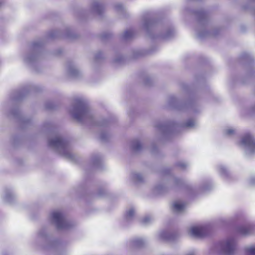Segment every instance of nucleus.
<instances>
[{"label":"nucleus","instance_id":"33","mask_svg":"<svg viewBox=\"0 0 255 255\" xmlns=\"http://www.w3.org/2000/svg\"><path fill=\"white\" fill-rule=\"evenodd\" d=\"M109 137V134L106 132H103L100 134V139L103 141H106Z\"/></svg>","mask_w":255,"mask_h":255},{"label":"nucleus","instance_id":"28","mask_svg":"<svg viewBox=\"0 0 255 255\" xmlns=\"http://www.w3.org/2000/svg\"><path fill=\"white\" fill-rule=\"evenodd\" d=\"M134 35V32L131 30H128L125 31L122 35V38L127 40L131 38Z\"/></svg>","mask_w":255,"mask_h":255},{"label":"nucleus","instance_id":"21","mask_svg":"<svg viewBox=\"0 0 255 255\" xmlns=\"http://www.w3.org/2000/svg\"><path fill=\"white\" fill-rule=\"evenodd\" d=\"M131 180L136 183H140L144 181V178L142 174L137 172H133L131 175Z\"/></svg>","mask_w":255,"mask_h":255},{"label":"nucleus","instance_id":"50","mask_svg":"<svg viewBox=\"0 0 255 255\" xmlns=\"http://www.w3.org/2000/svg\"><path fill=\"white\" fill-rule=\"evenodd\" d=\"M1 4V2H0V5Z\"/></svg>","mask_w":255,"mask_h":255},{"label":"nucleus","instance_id":"40","mask_svg":"<svg viewBox=\"0 0 255 255\" xmlns=\"http://www.w3.org/2000/svg\"><path fill=\"white\" fill-rule=\"evenodd\" d=\"M249 184L251 186H255V177H252L249 180Z\"/></svg>","mask_w":255,"mask_h":255},{"label":"nucleus","instance_id":"47","mask_svg":"<svg viewBox=\"0 0 255 255\" xmlns=\"http://www.w3.org/2000/svg\"><path fill=\"white\" fill-rule=\"evenodd\" d=\"M187 255H196V253L195 251H192L189 253Z\"/></svg>","mask_w":255,"mask_h":255},{"label":"nucleus","instance_id":"6","mask_svg":"<svg viewBox=\"0 0 255 255\" xmlns=\"http://www.w3.org/2000/svg\"><path fill=\"white\" fill-rule=\"evenodd\" d=\"M217 252H221L228 255H233L236 249V242L234 238H230L215 245Z\"/></svg>","mask_w":255,"mask_h":255},{"label":"nucleus","instance_id":"17","mask_svg":"<svg viewBox=\"0 0 255 255\" xmlns=\"http://www.w3.org/2000/svg\"><path fill=\"white\" fill-rule=\"evenodd\" d=\"M91 163L94 168L100 169L102 165V158L101 155L99 154L93 155L91 159Z\"/></svg>","mask_w":255,"mask_h":255},{"label":"nucleus","instance_id":"11","mask_svg":"<svg viewBox=\"0 0 255 255\" xmlns=\"http://www.w3.org/2000/svg\"><path fill=\"white\" fill-rule=\"evenodd\" d=\"M189 234L195 238H202L206 236L208 233V229L205 226H197L191 227L188 231Z\"/></svg>","mask_w":255,"mask_h":255},{"label":"nucleus","instance_id":"32","mask_svg":"<svg viewBox=\"0 0 255 255\" xmlns=\"http://www.w3.org/2000/svg\"><path fill=\"white\" fill-rule=\"evenodd\" d=\"M212 187L211 185L208 184V185H204L201 187L199 189L200 192H206L208 190H209Z\"/></svg>","mask_w":255,"mask_h":255},{"label":"nucleus","instance_id":"35","mask_svg":"<svg viewBox=\"0 0 255 255\" xmlns=\"http://www.w3.org/2000/svg\"><path fill=\"white\" fill-rule=\"evenodd\" d=\"M66 36L69 38H74L75 37L73 32L69 28L66 30Z\"/></svg>","mask_w":255,"mask_h":255},{"label":"nucleus","instance_id":"4","mask_svg":"<svg viewBox=\"0 0 255 255\" xmlns=\"http://www.w3.org/2000/svg\"><path fill=\"white\" fill-rule=\"evenodd\" d=\"M196 125V122L191 119L188 120L186 123L178 125L174 122H169L164 124L158 125L157 128L158 130L162 133L163 135H167L172 133L177 128H192Z\"/></svg>","mask_w":255,"mask_h":255},{"label":"nucleus","instance_id":"38","mask_svg":"<svg viewBox=\"0 0 255 255\" xmlns=\"http://www.w3.org/2000/svg\"><path fill=\"white\" fill-rule=\"evenodd\" d=\"M59 36V34L57 31H52L49 33V37L51 38H55Z\"/></svg>","mask_w":255,"mask_h":255},{"label":"nucleus","instance_id":"10","mask_svg":"<svg viewBox=\"0 0 255 255\" xmlns=\"http://www.w3.org/2000/svg\"><path fill=\"white\" fill-rule=\"evenodd\" d=\"M36 240L37 242H44L48 243V247L45 248H55L59 244L58 242L56 241H51L50 237L48 233V230L46 228H42L38 233Z\"/></svg>","mask_w":255,"mask_h":255},{"label":"nucleus","instance_id":"41","mask_svg":"<svg viewBox=\"0 0 255 255\" xmlns=\"http://www.w3.org/2000/svg\"><path fill=\"white\" fill-rule=\"evenodd\" d=\"M242 58L244 59H251V57L248 53H245L242 55Z\"/></svg>","mask_w":255,"mask_h":255},{"label":"nucleus","instance_id":"19","mask_svg":"<svg viewBox=\"0 0 255 255\" xmlns=\"http://www.w3.org/2000/svg\"><path fill=\"white\" fill-rule=\"evenodd\" d=\"M164 30L165 31L162 32L158 37H160L165 39L170 38L173 36L175 32L173 28L164 27Z\"/></svg>","mask_w":255,"mask_h":255},{"label":"nucleus","instance_id":"3","mask_svg":"<svg viewBox=\"0 0 255 255\" xmlns=\"http://www.w3.org/2000/svg\"><path fill=\"white\" fill-rule=\"evenodd\" d=\"M50 219L58 230H68L75 225L72 222L67 220L63 214L59 210L52 212L50 215Z\"/></svg>","mask_w":255,"mask_h":255},{"label":"nucleus","instance_id":"49","mask_svg":"<svg viewBox=\"0 0 255 255\" xmlns=\"http://www.w3.org/2000/svg\"><path fill=\"white\" fill-rule=\"evenodd\" d=\"M150 36L151 37V38H153L152 35H150Z\"/></svg>","mask_w":255,"mask_h":255},{"label":"nucleus","instance_id":"7","mask_svg":"<svg viewBox=\"0 0 255 255\" xmlns=\"http://www.w3.org/2000/svg\"><path fill=\"white\" fill-rule=\"evenodd\" d=\"M240 145L247 155L255 154V139L251 134H245L241 140Z\"/></svg>","mask_w":255,"mask_h":255},{"label":"nucleus","instance_id":"48","mask_svg":"<svg viewBox=\"0 0 255 255\" xmlns=\"http://www.w3.org/2000/svg\"><path fill=\"white\" fill-rule=\"evenodd\" d=\"M253 111H254V112L255 113V107L254 108Z\"/></svg>","mask_w":255,"mask_h":255},{"label":"nucleus","instance_id":"30","mask_svg":"<svg viewBox=\"0 0 255 255\" xmlns=\"http://www.w3.org/2000/svg\"><path fill=\"white\" fill-rule=\"evenodd\" d=\"M247 255H255V248L250 247L246 249Z\"/></svg>","mask_w":255,"mask_h":255},{"label":"nucleus","instance_id":"13","mask_svg":"<svg viewBox=\"0 0 255 255\" xmlns=\"http://www.w3.org/2000/svg\"><path fill=\"white\" fill-rule=\"evenodd\" d=\"M66 67L67 73L70 77L77 78L80 76V71L73 62H68Z\"/></svg>","mask_w":255,"mask_h":255},{"label":"nucleus","instance_id":"12","mask_svg":"<svg viewBox=\"0 0 255 255\" xmlns=\"http://www.w3.org/2000/svg\"><path fill=\"white\" fill-rule=\"evenodd\" d=\"M34 89L35 87L30 86L24 88L19 91H14L11 94L10 98L13 101H19L25 96L29 91L34 90Z\"/></svg>","mask_w":255,"mask_h":255},{"label":"nucleus","instance_id":"23","mask_svg":"<svg viewBox=\"0 0 255 255\" xmlns=\"http://www.w3.org/2000/svg\"><path fill=\"white\" fill-rule=\"evenodd\" d=\"M130 147L133 152H137L142 149V145L139 140L137 139L133 140L131 141Z\"/></svg>","mask_w":255,"mask_h":255},{"label":"nucleus","instance_id":"42","mask_svg":"<svg viewBox=\"0 0 255 255\" xmlns=\"http://www.w3.org/2000/svg\"><path fill=\"white\" fill-rule=\"evenodd\" d=\"M150 81H151L150 78H149L148 77H146L145 81H144V84L146 85H150Z\"/></svg>","mask_w":255,"mask_h":255},{"label":"nucleus","instance_id":"22","mask_svg":"<svg viewBox=\"0 0 255 255\" xmlns=\"http://www.w3.org/2000/svg\"><path fill=\"white\" fill-rule=\"evenodd\" d=\"M135 211L133 208H130L127 211L125 215V221L128 223L133 220L134 217Z\"/></svg>","mask_w":255,"mask_h":255},{"label":"nucleus","instance_id":"14","mask_svg":"<svg viewBox=\"0 0 255 255\" xmlns=\"http://www.w3.org/2000/svg\"><path fill=\"white\" fill-rule=\"evenodd\" d=\"M105 9L103 3L99 1H94L91 6V10L94 14L100 15L102 14Z\"/></svg>","mask_w":255,"mask_h":255},{"label":"nucleus","instance_id":"45","mask_svg":"<svg viewBox=\"0 0 255 255\" xmlns=\"http://www.w3.org/2000/svg\"><path fill=\"white\" fill-rule=\"evenodd\" d=\"M105 193V191L104 190H100L98 192V195L100 196H102L104 193Z\"/></svg>","mask_w":255,"mask_h":255},{"label":"nucleus","instance_id":"8","mask_svg":"<svg viewBox=\"0 0 255 255\" xmlns=\"http://www.w3.org/2000/svg\"><path fill=\"white\" fill-rule=\"evenodd\" d=\"M195 13L197 17L200 27L202 29L201 31H199L198 29L197 30V36L200 38H203L209 35H214L205 31L204 29L206 27L208 22L206 12L203 10H200L195 12Z\"/></svg>","mask_w":255,"mask_h":255},{"label":"nucleus","instance_id":"9","mask_svg":"<svg viewBox=\"0 0 255 255\" xmlns=\"http://www.w3.org/2000/svg\"><path fill=\"white\" fill-rule=\"evenodd\" d=\"M173 183L174 186H179L183 183V181L180 179L174 178L172 180H170L167 183H161L156 185L153 190L156 195L162 194L165 193L168 188L169 184Z\"/></svg>","mask_w":255,"mask_h":255},{"label":"nucleus","instance_id":"1","mask_svg":"<svg viewBox=\"0 0 255 255\" xmlns=\"http://www.w3.org/2000/svg\"><path fill=\"white\" fill-rule=\"evenodd\" d=\"M69 111L75 119L82 124L97 126H104L107 125V121L98 122L95 121L87 101L83 98H75L73 105Z\"/></svg>","mask_w":255,"mask_h":255},{"label":"nucleus","instance_id":"31","mask_svg":"<svg viewBox=\"0 0 255 255\" xmlns=\"http://www.w3.org/2000/svg\"><path fill=\"white\" fill-rule=\"evenodd\" d=\"M175 165L181 169H184L188 166V164L184 161L177 162Z\"/></svg>","mask_w":255,"mask_h":255},{"label":"nucleus","instance_id":"39","mask_svg":"<svg viewBox=\"0 0 255 255\" xmlns=\"http://www.w3.org/2000/svg\"><path fill=\"white\" fill-rule=\"evenodd\" d=\"M103 58V54L101 52H98L95 54V59L96 60H99Z\"/></svg>","mask_w":255,"mask_h":255},{"label":"nucleus","instance_id":"20","mask_svg":"<svg viewBox=\"0 0 255 255\" xmlns=\"http://www.w3.org/2000/svg\"><path fill=\"white\" fill-rule=\"evenodd\" d=\"M145 241L141 238H135L130 241L129 245L133 248H140L145 244Z\"/></svg>","mask_w":255,"mask_h":255},{"label":"nucleus","instance_id":"44","mask_svg":"<svg viewBox=\"0 0 255 255\" xmlns=\"http://www.w3.org/2000/svg\"><path fill=\"white\" fill-rule=\"evenodd\" d=\"M109 35H110L109 34L105 33V34H103L102 37H103V39H106V38H108L109 36Z\"/></svg>","mask_w":255,"mask_h":255},{"label":"nucleus","instance_id":"34","mask_svg":"<svg viewBox=\"0 0 255 255\" xmlns=\"http://www.w3.org/2000/svg\"><path fill=\"white\" fill-rule=\"evenodd\" d=\"M224 132L225 134L231 136L235 133V129L233 128H229L225 129Z\"/></svg>","mask_w":255,"mask_h":255},{"label":"nucleus","instance_id":"26","mask_svg":"<svg viewBox=\"0 0 255 255\" xmlns=\"http://www.w3.org/2000/svg\"><path fill=\"white\" fill-rule=\"evenodd\" d=\"M159 238L162 240H170L172 235L167 231H163L159 234Z\"/></svg>","mask_w":255,"mask_h":255},{"label":"nucleus","instance_id":"18","mask_svg":"<svg viewBox=\"0 0 255 255\" xmlns=\"http://www.w3.org/2000/svg\"><path fill=\"white\" fill-rule=\"evenodd\" d=\"M168 103L169 106L178 110H182L183 108L180 105L179 100L174 96L169 97Z\"/></svg>","mask_w":255,"mask_h":255},{"label":"nucleus","instance_id":"5","mask_svg":"<svg viewBox=\"0 0 255 255\" xmlns=\"http://www.w3.org/2000/svg\"><path fill=\"white\" fill-rule=\"evenodd\" d=\"M42 44L41 42L32 43L29 51L24 56V62L28 65H33L40 58Z\"/></svg>","mask_w":255,"mask_h":255},{"label":"nucleus","instance_id":"24","mask_svg":"<svg viewBox=\"0 0 255 255\" xmlns=\"http://www.w3.org/2000/svg\"><path fill=\"white\" fill-rule=\"evenodd\" d=\"M238 232L242 235H248L251 233L252 228L251 226H240L238 228Z\"/></svg>","mask_w":255,"mask_h":255},{"label":"nucleus","instance_id":"16","mask_svg":"<svg viewBox=\"0 0 255 255\" xmlns=\"http://www.w3.org/2000/svg\"><path fill=\"white\" fill-rule=\"evenodd\" d=\"M156 21L150 17H145L143 19V26L144 29L149 33V30L154 27Z\"/></svg>","mask_w":255,"mask_h":255},{"label":"nucleus","instance_id":"15","mask_svg":"<svg viewBox=\"0 0 255 255\" xmlns=\"http://www.w3.org/2000/svg\"><path fill=\"white\" fill-rule=\"evenodd\" d=\"M185 204L180 201H175L172 205V210L175 213L180 214L184 212Z\"/></svg>","mask_w":255,"mask_h":255},{"label":"nucleus","instance_id":"27","mask_svg":"<svg viewBox=\"0 0 255 255\" xmlns=\"http://www.w3.org/2000/svg\"><path fill=\"white\" fill-rule=\"evenodd\" d=\"M14 199V195L11 191H5L4 199L5 201L11 203Z\"/></svg>","mask_w":255,"mask_h":255},{"label":"nucleus","instance_id":"43","mask_svg":"<svg viewBox=\"0 0 255 255\" xmlns=\"http://www.w3.org/2000/svg\"><path fill=\"white\" fill-rule=\"evenodd\" d=\"M123 57L121 56H119L117 58L115 59V62L116 63H120L123 60Z\"/></svg>","mask_w":255,"mask_h":255},{"label":"nucleus","instance_id":"36","mask_svg":"<svg viewBox=\"0 0 255 255\" xmlns=\"http://www.w3.org/2000/svg\"><path fill=\"white\" fill-rule=\"evenodd\" d=\"M55 107L54 104L51 102H48L45 104V108L48 110L54 109Z\"/></svg>","mask_w":255,"mask_h":255},{"label":"nucleus","instance_id":"46","mask_svg":"<svg viewBox=\"0 0 255 255\" xmlns=\"http://www.w3.org/2000/svg\"><path fill=\"white\" fill-rule=\"evenodd\" d=\"M12 114L14 116H18L19 115V112L18 111H16L15 112H12Z\"/></svg>","mask_w":255,"mask_h":255},{"label":"nucleus","instance_id":"25","mask_svg":"<svg viewBox=\"0 0 255 255\" xmlns=\"http://www.w3.org/2000/svg\"><path fill=\"white\" fill-rule=\"evenodd\" d=\"M218 170L220 174L224 177H228L230 176V172L228 169L223 165L218 166Z\"/></svg>","mask_w":255,"mask_h":255},{"label":"nucleus","instance_id":"2","mask_svg":"<svg viewBox=\"0 0 255 255\" xmlns=\"http://www.w3.org/2000/svg\"><path fill=\"white\" fill-rule=\"evenodd\" d=\"M48 146L65 158L71 160L74 159V155L71 153L68 140L61 135H56L49 138Z\"/></svg>","mask_w":255,"mask_h":255},{"label":"nucleus","instance_id":"37","mask_svg":"<svg viewBox=\"0 0 255 255\" xmlns=\"http://www.w3.org/2000/svg\"><path fill=\"white\" fill-rule=\"evenodd\" d=\"M115 8L118 11H122L124 9V7L121 3H117L115 5Z\"/></svg>","mask_w":255,"mask_h":255},{"label":"nucleus","instance_id":"29","mask_svg":"<svg viewBox=\"0 0 255 255\" xmlns=\"http://www.w3.org/2000/svg\"><path fill=\"white\" fill-rule=\"evenodd\" d=\"M153 220V218L150 216L144 217L141 220V222L144 225H147L151 223Z\"/></svg>","mask_w":255,"mask_h":255}]
</instances>
